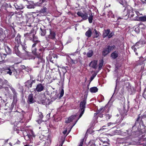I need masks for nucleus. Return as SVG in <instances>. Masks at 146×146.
Instances as JSON below:
<instances>
[{
  "label": "nucleus",
  "instance_id": "f257e3e1",
  "mask_svg": "<svg viewBox=\"0 0 146 146\" xmlns=\"http://www.w3.org/2000/svg\"><path fill=\"white\" fill-rule=\"evenodd\" d=\"M142 15L141 13H140L136 10L132 9L127 11V14L125 16L127 17H125V19L129 18L133 21H138L139 16Z\"/></svg>",
  "mask_w": 146,
  "mask_h": 146
},
{
  "label": "nucleus",
  "instance_id": "f03ea898",
  "mask_svg": "<svg viewBox=\"0 0 146 146\" xmlns=\"http://www.w3.org/2000/svg\"><path fill=\"white\" fill-rule=\"evenodd\" d=\"M21 36L19 34H18L15 38V46L14 47V53L17 54V56L19 57L22 56V53L19 50V44L21 46V43H24L26 44V42L25 40L23 42L21 41Z\"/></svg>",
  "mask_w": 146,
  "mask_h": 146
},
{
  "label": "nucleus",
  "instance_id": "7ed1b4c3",
  "mask_svg": "<svg viewBox=\"0 0 146 146\" xmlns=\"http://www.w3.org/2000/svg\"><path fill=\"white\" fill-rule=\"evenodd\" d=\"M30 28L31 29L29 32L25 33L24 36L27 40L32 41L34 38H36L37 37L35 36V34L34 32V30L32 26L31 25H27L26 29L27 31H29V29H28V28Z\"/></svg>",
  "mask_w": 146,
  "mask_h": 146
},
{
  "label": "nucleus",
  "instance_id": "20e7f679",
  "mask_svg": "<svg viewBox=\"0 0 146 146\" xmlns=\"http://www.w3.org/2000/svg\"><path fill=\"white\" fill-rule=\"evenodd\" d=\"M88 95L87 93H84V98L85 99L82 101L80 104V109L79 111V113H80L79 115L80 117H81L83 114L85 108V105L86 103V99Z\"/></svg>",
  "mask_w": 146,
  "mask_h": 146
},
{
  "label": "nucleus",
  "instance_id": "39448f33",
  "mask_svg": "<svg viewBox=\"0 0 146 146\" xmlns=\"http://www.w3.org/2000/svg\"><path fill=\"white\" fill-rule=\"evenodd\" d=\"M44 48L42 47H39L37 48H35L32 50V53L34 55L35 57L42 55L43 53L44 52Z\"/></svg>",
  "mask_w": 146,
  "mask_h": 146
},
{
  "label": "nucleus",
  "instance_id": "423d86ee",
  "mask_svg": "<svg viewBox=\"0 0 146 146\" xmlns=\"http://www.w3.org/2000/svg\"><path fill=\"white\" fill-rule=\"evenodd\" d=\"M115 46L114 45H109L105 46L103 49L102 52V56H105L110 53L115 49Z\"/></svg>",
  "mask_w": 146,
  "mask_h": 146
},
{
  "label": "nucleus",
  "instance_id": "0eeeda50",
  "mask_svg": "<svg viewBox=\"0 0 146 146\" xmlns=\"http://www.w3.org/2000/svg\"><path fill=\"white\" fill-rule=\"evenodd\" d=\"M76 115H74L71 116L68 118L66 119L65 120V123H69L71 122H74V123L72 125L70 126L68 128L70 129L68 133L71 130L73 127L75 125L78 119L80 118L79 117V118L77 119H76Z\"/></svg>",
  "mask_w": 146,
  "mask_h": 146
},
{
  "label": "nucleus",
  "instance_id": "6e6552de",
  "mask_svg": "<svg viewBox=\"0 0 146 146\" xmlns=\"http://www.w3.org/2000/svg\"><path fill=\"white\" fill-rule=\"evenodd\" d=\"M21 44L22 48V50L25 52V55L27 56L28 59H35L36 57L34 55L32 54L30 52L27 51V44H25L24 43H22Z\"/></svg>",
  "mask_w": 146,
  "mask_h": 146
},
{
  "label": "nucleus",
  "instance_id": "1a4fd4ad",
  "mask_svg": "<svg viewBox=\"0 0 146 146\" xmlns=\"http://www.w3.org/2000/svg\"><path fill=\"white\" fill-rule=\"evenodd\" d=\"M49 34L48 36L45 37L46 40L48 42L49 39H50L56 41L57 40L56 38V32L55 31L52 30L51 29H49Z\"/></svg>",
  "mask_w": 146,
  "mask_h": 146
},
{
  "label": "nucleus",
  "instance_id": "9d476101",
  "mask_svg": "<svg viewBox=\"0 0 146 146\" xmlns=\"http://www.w3.org/2000/svg\"><path fill=\"white\" fill-rule=\"evenodd\" d=\"M132 131L131 129H129L128 130L121 131V135L124 136H126L127 138L129 139L130 137L132 135Z\"/></svg>",
  "mask_w": 146,
  "mask_h": 146
},
{
  "label": "nucleus",
  "instance_id": "9b49d317",
  "mask_svg": "<svg viewBox=\"0 0 146 146\" xmlns=\"http://www.w3.org/2000/svg\"><path fill=\"white\" fill-rule=\"evenodd\" d=\"M77 14L78 17H81L84 20H86L88 19V15L86 12L83 13L81 11H78L77 12Z\"/></svg>",
  "mask_w": 146,
  "mask_h": 146
},
{
  "label": "nucleus",
  "instance_id": "f8f14e48",
  "mask_svg": "<svg viewBox=\"0 0 146 146\" xmlns=\"http://www.w3.org/2000/svg\"><path fill=\"white\" fill-rule=\"evenodd\" d=\"M8 87H4L0 85V91H8L10 90L12 91H15V89L12 86H8Z\"/></svg>",
  "mask_w": 146,
  "mask_h": 146
},
{
  "label": "nucleus",
  "instance_id": "ddd939ff",
  "mask_svg": "<svg viewBox=\"0 0 146 146\" xmlns=\"http://www.w3.org/2000/svg\"><path fill=\"white\" fill-rule=\"evenodd\" d=\"M116 1L123 6V7L124 8L123 11H125L126 10V5L129 0H116Z\"/></svg>",
  "mask_w": 146,
  "mask_h": 146
},
{
  "label": "nucleus",
  "instance_id": "4468645a",
  "mask_svg": "<svg viewBox=\"0 0 146 146\" xmlns=\"http://www.w3.org/2000/svg\"><path fill=\"white\" fill-rule=\"evenodd\" d=\"M116 1L123 6V7L124 8L123 11H125L126 10V5L129 0H116Z\"/></svg>",
  "mask_w": 146,
  "mask_h": 146
},
{
  "label": "nucleus",
  "instance_id": "2eb2a0df",
  "mask_svg": "<svg viewBox=\"0 0 146 146\" xmlns=\"http://www.w3.org/2000/svg\"><path fill=\"white\" fill-rule=\"evenodd\" d=\"M116 1L123 6V7L124 8L123 11H125L126 10V5L129 0H116Z\"/></svg>",
  "mask_w": 146,
  "mask_h": 146
},
{
  "label": "nucleus",
  "instance_id": "dca6fc26",
  "mask_svg": "<svg viewBox=\"0 0 146 146\" xmlns=\"http://www.w3.org/2000/svg\"><path fill=\"white\" fill-rule=\"evenodd\" d=\"M35 80H28L25 83V87L29 89V88H31L32 87L33 84L35 83Z\"/></svg>",
  "mask_w": 146,
  "mask_h": 146
},
{
  "label": "nucleus",
  "instance_id": "f3484780",
  "mask_svg": "<svg viewBox=\"0 0 146 146\" xmlns=\"http://www.w3.org/2000/svg\"><path fill=\"white\" fill-rule=\"evenodd\" d=\"M44 88V86L43 84L39 83L37 85L35 89L37 91H42L43 90Z\"/></svg>",
  "mask_w": 146,
  "mask_h": 146
},
{
  "label": "nucleus",
  "instance_id": "a211bd4d",
  "mask_svg": "<svg viewBox=\"0 0 146 146\" xmlns=\"http://www.w3.org/2000/svg\"><path fill=\"white\" fill-rule=\"evenodd\" d=\"M38 58L37 64L39 65L40 63H42V65L45 64V60L43 58L42 55H41L38 57H36Z\"/></svg>",
  "mask_w": 146,
  "mask_h": 146
},
{
  "label": "nucleus",
  "instance_id": "6ab92c4d",
  "mask_svg": "<svg viewBox=\"0 0 146 146\" xmlns=\"http://www.w3.org/2000/svg\"><path fill=\"white\" fill-rule=\"evenodd\" d=\"M98 61L97 60H94L92 61L89 64V66H91L92 68L94 69H96L97 67V64Z\"/></svg>",
  "mask_w": 146,
  "mask_h": 146
},
{
  "label": "nucleus",
  "instance_id": "aec40b11",
  "mask_svg": "<svg viewBox=\"0 0 146 146\" xmlns=\"http://www.w3.org/2000/svg\"><path fill=\"white\" fill-rule=\"evenodd\" d=\"M123 89L125 91H132L131 86L129 84H126L123 87Z\"/></svg>",
  "mask_w": 146,
  "mask_h": 146
},
{
  "label": "nucleus",
  "instance_id": "412c9836",
  "mask_svg": "<svg viewBox=\"0 0 146 146\" xmlns=\"http://www.w3.org/2000/svg\"><path fill=\"white\" fill-rule=\"evenodd\" d=\"M32 41L34 43L32 45L31 47V50H32V49L33 48H35V47L36 46V45L40 42V41L38 40V37L36 38H34V39H33V40Z\"/></svg>",
  "mask_w": 146,
  "mask_h": 146
},
{
  "label": "nucleus",
  "instance_id": "4be33fe9",
  "mask_svg": "<svg viewBox=\"0 0 146 146\" xmlns=\"http://www.w3.org/2000/svg\"><path fill=\"white\" fill-rule=\"evenodd\" d=\"M118 52L117 51L115 50L111 53V57L113 59H115L118 57Z\"/></svg>",
  "mask_w": 146,
  "mask_h": 146
},
{
  "label": "nucleus",
  "instance_id": "5701e85b",
  "mask_svg": "<svg viewBox=\"0 0 146 146\" xmlns=\"http://www.w3.org/2000/svg\"><path fill=\"white\" fill-rule=\"evenodd\" d=\"M35 102L33 97V95L32 94H30L29 95L28 98V102L29 104H32Z\"/></svg>",
  "mask_w": 146,
  "mask_h": 146
},
{
  "label": "nucleus",
  "instance_id": "b1692460",
  "mask_svg": "<svg viewBox=\"0 0 146 146\" xmlns=\"http://www.w3.org/2000/svg\"><path fill=\"white\" fill-rule=\"evenodd\" d=\"M110 32V29H105L103 32L102 36L103 38H105L108 36V34Z\"/></svg>",
  "mask_w": 146,
  "mask_h": 146
},
{
  "label": "nucleus",
  "instance_id": "393cba45",
  "mask_svg": "<svg viewBox=\"0 0 146 146\" xmlns=\"http://www.w3.org/2000/svg\"><path fill=\"white\" fill-rule=\"evenodd\" d=\"M39 2H37L36 3L35 5L37 6H42V5H45L46 4L45 3L46 2V0H39Z\"/></svg>",
  "mask_w": 146,
  "mask_h": 146
},
{
  "label": "nucleus",
  "instance_id": "a878e982",
  "mask_svg": "<svg viewBox=\"0 0 146 146\" xmlns=\"http://www.w3.org/2000/svg\"><path fill=\"white\" fill-rule=\"evenodd\" d=\"M5 37V35L4 33L3 30L0 27V40H3Z\"/></svg>",
  "mask_w": 146,
  "mask_h": 146
},
{
  "label": "nucleus",
  "instance_id": "bb28decb",
  "mask_svg": "<svg viewBox=\"0 0 146 146\" xmlns=\"http://www.w3.org/2000/svg\"><path fill=\"white\" fill-rule=\"evenodd\" d=\"M61 69V70L62 72L63 73L64 76V75L66 73L67 71V69L68 68V67L67 66H62V67L60 66L59 67Z\"/></svg>",
  "mask_w": 146,
  "mask_h": 146
},
{
  "label": "nucleus",
  "instance_id": "cd10ccee",
  "mask_svg": "<svg viewBox=\"0 0 146 146\" xmlns=\"http://www.w3.org/2000/svg\"><path fill=\"white\" fill-rule=\"evenodd\" d=\"M92 32L90 28H89L85 33L86 36L88 38L90 37L92 35Z\"/></svg>",
  "mask_w": 146,
  "mask_h": 146
},
{
  "label": "nucleus",
  "instance_id": "c85d7f7f",
  "mask_svg": "<svg viewBox=\"0 0 146 146\" xmlns=\"http://www.w3.org/2000/svg\"><path fill=\"white\" fill-rule=\"evenodd\" d=\"M5 50L7 54H10L11 53V50L8 46H5Z\"/></svg>",
  "mask_w": 146,
  "mask_h": 146
},
{
  "label": "nucleus",
  "instance_id": "c756f323",
  "mask_svg": "<svg viewBox=\"0 0 146 146\" xmlns=\"http://www.w3.org/2000/svg\"><path fill=\"white\" fill-rule=\"evenodd\" d=\"M138 21L142 22H146V15L139 16Z\"/></svg>",
  "mask_w": 146,
  "mask_h": 146
},
{
  "label": "nucleus",
  "instance_id": "7c9ffc66",
  "mask_svg": "<svg viewBox=\"0 0 146 146\" xmlns=\"http://www.w3.org/2000/svg\"><path fill=\"white\" fill-rule=\"evenodd\" d=\"M5 71L7 74H8L10 75H12V72L11 70V66L9 68H6L5 70Z\"/></svg>",
  "mask_w": 146,
  "mask_h": 146
},
{
  "label": "nucleus",
  "instance_id": "2f4dec72",
  "mask_svg": "<svg viewBox=\"0 0 146 146\" xmlns=\"http://www.w3.org/2000/svg\"><path fill=\"white\" fill-rule=\"evenodd\" d=\"M140 29H141L142 31L145 30L146 28V27L145 25L142 23H141L138 24Z\"/></svg>",
  "mask_w": 146,
  "mask_h": 146
},
{
  "label": "nucleus",
  "instance_id": "473e14b6",
  "mask_svg": "<svg viewBox=\"0 0 146 146\" xmlns=\"http://www.w3.org/2000/svg\"><path fill=\"white\" fill-rule=\"evenodd\" d=\"M40 34L41 36H44L46 34V31L45 29H42L41 28H40Z\"/></svg>",
  "mask_w": 146,
  "mask_h": 146
},
{
  "label": "nucleus",
  "instance_id": "72a5a7b5",
  "mask_svg": "<svg viewBox=\"0 0 146 146\" xmlns=\"http://www.w3.org/2000/svg\"><path fill=\"white\" fill-rule=\"evenodd\" d=\"M11 70L12 73H13V74L16 76L18 74V72L17 70L15 69L13 67L11 66Z\"/></svg>",
  "mask_w": 146,
  "mask_h": 146
},
{
  "label": "nucleus",
  "instance_id": "f704fd0d",
  "mask_svg": "<svg viewBox=\"0 0 146 146\" xmlns=\"http://www.w3.org/2000/svg\"><path fill=\"white\" fill-rule=\"evenodd\" d=\"M58 92V93H57L55 95H57L56 96L57 98L60 99L63 96L64 94V92Z\"/></svg>",
  "mask_w": 146,
  "mask_h": 146
},
{
  "label": "nucleus",
  "instance_id": "c9c22d12",
  "mask_svg": "<svg viewBox=\"0 0 146 146\" xmlns=\"http://www.w3.org/2000/svg\"><path fill=\"white\" fill-rule=\"evenodd\" d=\"M143 42H142L139 41L137 42L134 45L137 48H139L140 46H141Z\"/></svg>",
  "mask_w": 146,
  "mask_h": 146
},
{
  "label": "nucleus",
  "instance_id": "e433bc0d",
  "mask_svg": "<svg viewBox=\"0 0 146 146\" xmlns=\"http://www.w3.org/2000/svg\"><path fill=\"white\" fill-rule=\"evenodd\" d=\"M39 117L40 119L37 120V121L39 123H40L42 122V119L43 117V115L41 112L39 113Z\"/></svg>",
  "mask_w": 146,
  "mask_h": 146
},
{
  "label": "nucleus",
  "instance_id": "4c0bfd02",
  "mask_svg": "<svg viewBox=\"0 0 146 146\" xmlns=\"http://www.w3.org/2000/svg\"><path fill=\"white\" fill-rule=\"evenodd\" d=\"M104 63V61L103 60H101L99 64V68L98 69V71L100 70L102 68V67L103 66Z\"/></svg>",
  "mask_w": 146,
  "mask_h": 146
},
{
  "label": "nucleus",
  "instance_id": "58836bf2",
  "mask_svg": "<svg viewBox=\"0 0 146 146\" xmlns=\"http://www.w3.org/2000/svg\"><path fill=\"white\" fill-rule=\"evenodd\" d=\"M43 6V5H42V6ZM43 7L41 9L40 11V12L41 13H44L46 12L47 9L46 7H44L45 6L44 5H43Z\"/></svg>",
  "mask_w": 146,
  "mask_h": 146
},
{
  "label": "nucleus",
  "instance_id": "ea45409f",
  "mask_svg": "<svg viewBox=\"0 0 146 146\" xmlns=\"http://www.w3.org/2000/svg\"><path fill=\"white\" fill-rule=\"evenodd\" d=\"M93 52V51L92 50H89L87 53V56L89 58L91 57L92 56Z\"/></svg>",
  "mask_w": 146,
  "mask_h": 146
},
{
  "label": "nucleus",
  "instance_id": "a19ab883",
  "mask_svg": "<svg viewBox=\"0 0 146 146\" xmlns=\"http://www.w3.org/2000/svg\"><path fill=\"white\" fill-rule=\"evenodd\" d=\"M123 112H121L120 113L121 114L122 116L121 118H122V119L124 117L127 115V110H123Z\"/></svg>",
  "mask_w": 146,
  "mask_h": 146
},
{
  "label": "nucleus",
  "instance_id": "79ce46f5",
  "mask_svg": "<svg viewBox=\"0 0 146 146\" xmlns=\"http://www.w3.org/2000/svg\"><path fill=\"white\" fill-rule=\"evenodd\" d=\"M94 31L95 32V36L94 37V38H97L98 37L99 35V32L96 29H94Z\"/></svg>",
  "mask_w": 146,
  "mask_h": 146
},
{
  "label": "nucleus",
  "instance_id": "37998d69",
  "mask_svg": "<svg viewBox=\"0 0 146 146\" xmlns=\"http://www.w3.org/2000/svg\"><path fill=\"white\" fill-rule=\"evenodd\" d=\"M93 17V16L92 15V14H91L89 17L88 18V17L89 22L90 23H91L92 22Z\"/></svg>",
  "mask_w": 146,
  "mask_h": 146
},
{
  "label": "nucleus",
  "instance_id": "c03bdc74",
  "mask_svg": "<svg viewBox=\"0 0 146 146\" xmlns=\"http://www.w3.org/2000/svg\"><path fill=\"white\" fill-rule=\"evenodd\" d=\"M98 88L96 87H94L90 88V91H98Z\"/></svg>",
  "mask_w": 146,
  "mask_h": 146
},
{
  "label": "nucleus",
  "instance_id": "a18cd8bd",
  "mask_svg": "<svg viewBox=\"0 0 146 146\" xmlns=\"http://www.w3.org/2000/svg\"><path fill=\"white\" fill-rule=\"evenodd\" d=\"M114 134L115 135L117 134V135H121V131L120 130H115L114 131Z\"/></svg>",
  "mask_w": 146,
  "mask_h": 146
},
{
  "label": "nucleus",
  "instance_id": "49530a36",
  "mask_svg": "<svg viewBox=\"0 0 146 146\" xmlns=\"http://www.w3.org/2000/svg\"><path fill=\"white\" fill-rule=\"evenodd\" d=\"M131 48L132 50H134V52H135V54L136 55H138V53L136 52L137 50V48H136V47L133 45L132 46Z\"/></svg>",
  "mask_w": 146,
  "mask_h": 146
},
{
  "label": "nucleus",
  "instance_id": "de8ad7c7",
  "mask_svg": "<svg viewBox=\"0 0 146 146\" xmlns=\"http://www.w3.org/2000/svg\"><path fill=\"white\" fill-rule=\"evenodd\" d=\"M97 75V73H94V74H92V76H91L90 77V81L91 82L96 77Z\"/></svg>",
  "mask_w": 146,
  "mask_h": 146
},
{
  "label": "nucleus",
  "instance_id": "09e8293b",
  "mask_svg": "<svg viewBox=\"0 0 146 146\" xmlns=\"http://www.w3.org/2000/svg\"><path fill=\"white\" fill-rule=\"evenodd\" d=\"M114 96V94H113L112 96L111 97L109 101L108 102V104H111L113 102L114 100V98H113V96Z\"/></svg>",
  "mask_w": 146,
  "mask_h": 146
},
{
  "label": "nucleus",
  "instance_id": "8fccbe9b",
  "mask_svg": "<svg viewBox=\"0 0 146 146\" xmlns=\"http://www.w3.org/2000/svg\"><path fill=\"white\" fill-rule=\"evenodd\" d=\"M137 26H138V27L135 28V31L136 33H138L140 32V28L138 25H137Z\"/></svg>",
  "mask_w": 146,
  "mask_h": 146
},
{
  "label": "nucleus",
  "instance_id": "3c124183",
  "mask_svg": "<svg viewBox=\"0 0 146 146\" xmlns=\"http://www.w3.org/2000/svg\"><path fill=\"white\" fill-rule=\"evenodd\" d=\"M70 62L71 63L73 64H76L77 63V61L76 60H73L71 58H70Z\"/></svg>",
  "mask_w": 146,
  "mask_h": 146
},
{
  "label": "nucleus",
  "instance_id": "603ef678",
  "mask_svg": "<svg viewBox=\"0 0 146 146\" xmlns=\"http://www.w3.org/2000/svg\"><path fill=\"white\" fill-rule=\"evenodd\" d=\"M36 4H35L34 5H30L27 6V8L29 9H32V8H34L35 7V6H36L35 5Z\"/></svg>",
  "mask_w": 146,
  "mask_h": 146
},
{
  "label": "nucleus",
  "instance_id": "864d4df0",
  "mask_svg": "<svg viewBox=\"0 0 146 146\" xmlns=\"http://www.w3.org/2000/svg\"><path fill=\"white\" fill-rule=\"evenodd\" d=\"M109 144V143L106 141H104L103 142V146H108V145Z\"/></svg>",
  "mask_w": 146,
  "mask_h": 146
},
{
  "label": "nucleus",
  "instance_id": "5fc2aeb1",
  "mask_svg": "<svg viewBox=\"0 0 146 146\" xmlns=\"http://www.w3.org/2000/svg\"><path fill=\"white\" fill-rule=\"evenodd\" d=\"M25 71L27 72L28 73H29L31 71V69L29 68L28 67H27L25 69Z\"/></svg>",
  "mask_w": 146,
  "mask_h": 146
},
{
  "label": "nucleus",
  "instance_id": "6e6d98bb",
  "mask_svg": "<svg viewBox=\"0 0 146 146\" xmlns=\"http://www.w3.org/2000/svg\"><path fill=\"white\" fill-rule=\"evenodd\" d=\"M114 34V33L112 32L110 33L108 36V38H111L113 36Z\"/></svg>",
  "mask_w": 146,
  "mask_h": 146
},
{
  "label": "nucleus",
  "instance_id": "4d7b16f0",
  "mask_svg": "<svg viewBox=\"0 0 146 146\" xmlns=\"http://www.w3.org/2000/svg\"><path fill=\"white\" fill-rule=\"evenodd\" d=\"M106 117L107 119H109L111 117V115L109 114H107L106 115Z\"/></svg>",
  "mask_w": 146,
  "mask_h": 146
},
{
  "label": "nucleus",
  "instance_id": "13d9d810",
  "mask_svg": "<svg viewBox=\"0 0 146 146\" xmlns=\"http://www.w3.org/2000/svg\"><path fill=\"white\" fill-rule=\"evenodd\" d=\"M15 36V34L14 33H12L10 35V37L11 38H14Z\"/></svg>",
  "mask_w": 146,
  "mask_h": 146
},
{
  "label": "nucleus",
  "instance_id": "bf43d9fd",
  "mask_svg": "<svg viewBox=\"0 0 146 146\" xmlns=\"http://www.w3.org/2000/svg\"><path fill=\"white\" fill-rule=\"evenodd\" d=\"M88 145L89 146H96V145L94 143L91 142H89Z\"/></svg>",
  "mask_w": 146,
  "mask_h": 146
},
{
  "label": "nucleus",
  "instance_id": "052dcab7",
  "mask_svg": "<svg viewBox=\"0 0 146 146\" xmlns=\"http://www.w3.org/2000/svg\"><path fill=\"white\" fill-rule=\"evenodd\" d=\"M83 142H84V140H83V139H82L81 141L79 146H82V145L83 144Z\"/></svg>",
  "mask_w": 146,
  "mask_h": 146
},
{
  "label": "nucleus",
  "instance_id": "680f3d73",
  "mask_svg": "<svg viewBox=\"0 0 146 146\" xmlns=\"http://www.w3.org/2000/svg\"><path fill=\"white\" fill-rule=\"evenodd\" d=\"M104 110V108L103 107H101L98 110V111H99V112H100L101 111Z\"/></svg>",
  "mask_w": 146,
  "mask_h": 146
},
{
  "label": "nucleus",
  "instance_id": "e2e57ef3",
  "mask_svg": "<svg viewBox=\"0 0 146 146\" xmlns=\"http://www.w3.org/2000/svg\"><path fill=\"white\" fill-rule=\"evenodd\" d=\"M143 4H146V0H141Z\"/></svg>",
  "mask_w": 146,
  "mask_h": 146
},
{
  "label": "nucleus",
  "instance_id": "0e129e2a",
  "mask_svg": "<svg viewBox=\"0 0 146 146\" xmlns=\"http://www.w3.org/2000/svg\"><path fill=\"white\" fill-rule=\"evenodd\" d=\"M21 69H22L24 70L26 67L24 65H21Z\"/></svg>",
  "mask_w": 146,
  "mask_h": 146
},
{
  "label": "nucleus",
  "instance_id": "69168bd1",
  "mask_svg": "<svg viewBox=\"0 0 146 146\" xmlns=\"http://www.w3.org/2000/svg\"><path fill=\"white\" fill-rule=\"evenodd\" d=\"M24 138H25V139L26 140H28L29 139V138H28V137L27 136V135H26V136H25L24 135Z\"/></svg>",
  "mask_w": 146,
  "mask_h": 146
},
{
  "label": "nucleus",
  "instance_id": "338daca9",
  "mask_svg": "<svg viewBox=\"0 0 146 146\" xmlns=\"http://www.w3.org/2000/svg\"><path fill=\"white\" fill-rule=\"evenodd\" d=\"M67 129H68V128H67L65 130H64V131H63V133L65 135L67 131Z\"/></svg>",
  "mask_w": 146,
  "mask_h": 146
},
{
  "label": "nucleus",
  "instance_id": "774afa93",
  "mask_svg": "<svg viewBox=\"0 0 146 146\" xmlns=\"http://www.w3.org/2000/svg\"><path fill=\"white\" fill-rule=\"evenodd\" d=\"M26 135L29 138V139L31 137V136L30 134H27Z\"/></svg>",
  "mask_w": 146,
  "mask_h": 146
}]
</instances>
